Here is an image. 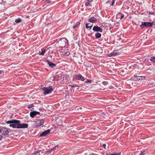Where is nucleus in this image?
Instances as JSON below:
<instances>
[{
  "mask_svg": "<svg viewBox=\"0 0 155 155\" xmlns=\"http://www.w3.org/2000/svg\"><path fill=\"white\" fill-rule=\"evenodd\" d=\"M1 133L2 134L1 135L4 138L8 137L9 135L8 129L5 127H0V134Z\"/></svg>",
  "mask_w": 155,
  "mask_h": 155,
  "instance_id": "1",
  "label": "nucleus"
},
{
  "mask_svg": "<svg viewBox=\"0 0 155 155\" xmlns=\"http://www.w3.org/2000/svg\"><path fill=\"white\" fill-rule=\"evenodd\" d=\"M68 42V40L65 38H62L60 39L58 41V45L60 48H63L65 47L66 45V43Z\"/></svg>",
  "mask_w": 155,
  "mask_h": 155,
  "instance_id": "2",
  "label": "nucleus"
},
{
  "mask_svg": "<svg viewBox=\"0 0 155 155\" xmlns=\"http://www.w3.org/2000/svg\"><path fill=\"white\" fill-rule=\"evenodd\" d=\"M42 89L43 90L44 94L46 95L51 93L53 90L52 86H49L48 87H44Z\"/></svg>",
  "mask_w": 155,
  "mask_h": 155,
  "instance_id": "3",
  "label": "nucleus"
},
{
  "mask_svg": "<svg viewBox=\"0 0 155 155\" xmlns=\"http://www.w3.org/2000/svg\"><path fill=\"white\" fill-rule=\"evenodd\" d=\"M86 79L83 77L81 74H79L78 75L74 74L73 77V81L75 80H81L82 81H84Z\"/></svg>",
  "mask_w": 155,
  "mask_h": 155,
  "instance_id": "4",
  "label": "nucleus"
},
{
  "mask_svg": "<svg viewBox=\"0 0 155 155\" xmlns=\"http://www.w3.org/2000/svg\"><path fill=\"white\" fill-rule=\"evenodd\" d=\"M153 22H142L141 25H140V27L142 28H144L145 27H150L153 26Z\"/></svg>",
  "mask_w": 155,
  "mask_h": 155,
  "instance_id": "5",
  "label": "nucleus"
},
{
  "mask_svg": "<svg viewBox=\"0 0 155 155\" xmlns=\"http://www.w3.org/2000/svg\"><path fill=\"white\" fill-rule=\"evenodd\" d=\"M44 121L43 119H39L35 121V126L36 128L38 127L43 124Z\"/></svg>",
  "mask_w": 155,
  "mask_h": 155,
  "instance_id": "6",
  "label": "nucleus"
},
{
  "mask_svg": "<svg viewBox=\"0 0 155 155\" xmlns=\"http://www.w3.org/2000/svg\"><path fill=\"white\" fill-rule=\"evenodd\" d=\"M19 123V120H13L12 124L11 125H9V127H12L14 128H17V127L18 126V124Z\"/></svg>",
  "mask_w": 155,
  "mask_h": 155,
  "instance_id": "7",
  "label": "nucleus"
},
{
  "mask_svg": "<svg viewBox=\"0 0 155 155\" xmlns=\"http://www.w3.org/2000/svg\"><path fill=\"white\" fill-rule=\"evenodd\" d=\"M28 124L26 123H21V121L19 120V123L18 124V126L17 127L18 129L20 128H28Z\"/></svg>",
  "mask_w": 155,
  "mask_h": 155,
  "instance_id": "8",
  "label": "nucleus"
},
{
  "mask_svg": "<svg viewBox=\"0 0 155 155\" xmlns=\"http://www.w3.org/2000/svg\"><path fill=\"white\" fill-rule=\"evenodd\" d=\"M93 30L94 32H100L102 33L103 30L100 27L98 26H94L93 28Z\"/></svg>",
  "mask_w": 155,
  "mask_h": 155,
  "instance_id": "9",
  "label": "nucleus"
},
{
  "mask_svg": "<svg viewBox=\"0 0 155 155\" xmlns=\"http://www.w3.org/2000/svg\"><path fill=\"white\" fill-rule=\"evenodd\" d=\"M51 130L48 129L47 130L44 131L41 133L40 135V137H45L50 132Z\"/></svg>",
  "mask_w": 155,
  "mask_h": 155,
  "instance_id": "10",
  "label": "nucleus"
},
{
  "mask_svg": "<svg viewBox=\"0 0 155 155\" xmlns=\"http://www.w3.org/2000/svg\"><path fill=\"white\" fill-rule=\"evenodd\" d=\"M46 61L47 62L49 66L51 68H53L56 67V64H54L52 61H50L48 59L46 60Z\"/></svg>",
  "mask_w": 155,
  "mask_h": 155,
  "instance_id": "11",
  "label": "nucleus"
},
{
  "mask_svg": "<svg viewBox=\"0 0 155 155\" xmlns=\"http://www.w3.org/2000/svg\"><path fill=\"white\" fill-rule=\"evenodd\" d=\"M87 21L93 23L97 21V19L94 17H92L88 18Z\"/></svg>",
  "mask_w": 155,
  "mask_h": 155,
  "instance_id": "12",
  "label": "nucleus"
},
{
  "mask_svg": "<svg viewBox=\"0 0 155 155\" xmlns=\"http://www.w3.org/2000/svg\"><path fill=\"white\" fill-rule=\"evenodd\" d=\"M130 79L136 81L140 80V76L136 75H134V76L130 78Z\"/></svg>",
  "mask_w": 155,
  "mask_h": 155,
  "instance_id": "13",
  "label": "nucleus"
},
{
  "mask_svg": "<svg viewBox=\"0 0 155 155\" xmlns=\"http://www.w3.org/2000/svg\"><path fill=\"white\" fill-rule=\"evenodd\" d=\"M124 15L121 13H119L117 15V17L121 20L124 17Z\"/></svg>",
  "mask_w": 155,
  "mask_h": 155,
  "instance_id": "14",
  "label": "nucleus"
},
{
  "mask_svg": "<svg viewBox=\"0 0 155 155\" xmlns=\"http://www.w3.org/2000/svg\"><path fill=\"white\" fill-rule=\"evenodd\" d=\"M30 116L32 118H34L36 115L35 111H33L30 112Z\"/></svg>",
  "mask_w": 155,
  "mask_h": 155,
  "instance_id": "15",
  "label": "nucleus"
},
{
  "mask_svg": "<svg viewBox=\"0 0 155 155\" xmlns=\"http://www.w3.org/2000/svg\"><path fill=\"white\" fill-rule=\"evenodd\" d=\"M115 2L114 0H112V2L111 0H109L106 2V3H108L110 4V6H113Z\"/></svg>",
  "mask_w": 155,
  "mask_h": 155,
  "instance_id": "16",
  "label": "nucleus"
},
{
  "mask_svg": "<svg viewBox=\"0 0 155 155\" xmlns=\"http://www.w3.org/2000/svg\"><path fill=\"white\" fill-rule=\"evenodd\" d=\"M101 34L98 32H97L95 34V38H101Z\"/></svg>",
  "mask_w": 155,
  "mask_h": 155,
  "instance_id": "17",
  "label": "nucleus"
},
{
  "mask_svg": "<svg viewBox=\"0 0 155 155\" xmlns=\"http://www.w3.org/2000/svg\"><path fill=\"white\" fill-rule=\"evenodd\" d=\"M118 54L117 52H112L109 54L108 55V57H112L117 55Z\"/></svg>",
  "mask_w": 155,
  "mask_h": 155,
  "instance_id": "18",
  "label": "nucleus"
},
{
  "mask_svg": "<svg viewBox=\"0 0 155 155\" xmlns=\"http://www.w3.org/2000/svg\"><path fill=\"white\" fill-rule=\"evenodd\" d=\"M41 52H40L39 53V54L40 55H44L46 51L45 49L43 48L41 49Z\"/></svg>",
  "mask_w": 155,
  "mask_h": 155,
  "instance_id": "19",
  "label": "nucleus"
},
{
  "mask_svg": "<svg viewBox=\"0 0 155 155\" xmlns=\"http://www.w3.org/2000/svg\"><path fill=\"white\" fill-rule=\"evenodd\" d=\"M90 23H86L85 24L86 28H89V30H90L91 29V28L93 26V25H91L88 26V25H90Z\"/></svg>",
  "mask_w": 155,
  "mask_h": 155,
  "instance_id": "20",
  "label": "nucleus"
},
{
  "mask_svg": "<svg viewBox=\"0 0 155 155\" xmlns=\"http://www.w3.org/2000/svg\"><path fill=\"white\" fill-rule=\"evenodd\" d=\"M70 54V53L69 51H67L63 53V55L65 56H68Z\"/></svg>",
  "mask_w": 155,
  "mask_h": 155,
  "instance_id": "21",
  "label": "nucleus"
},
{
  "mask_svg": "<svg viewBox=\"0 0 155 155\" xmlns=\"http://www.w3.org/2000/svg\"><path fill=\"white\" fill-rule=\"evenodd\" d=\"M22 21L21 18H19L17 19H16L15 20V22L16 23H19L21 22Z\"/></svg>",
  "mask_w": 155,
  "mask_h": 155,
  "instance_id": "22",
  "label": "nucleus"
},
{
  "mask_svg": "<svg viewBox=\"0 0 155 155\" xmlns=\"http://www.w3.org/2000/svg\"><path fill=\"white\" fill-rule=\"evenodd\" d=\"M150 60L153 63H155V56L151 57Z\"/></svg>",
  "mask_w": 155,
  "mask_h": 155,
  "instance_id": "23",
  "label": "nucleus"
},
{
  "mask_svg": "<svg viewBox=\"0 0 155 155\" xmlns=\"http://www.w3.org/2000/svg\"><path fill=\"white\" fill-rule=\"evenodd\" d=\"M81 20L77 22L76 24L75 25H74L73 26V28H74L75 27H77L80 24V21Z\"/></svg>",
  "mask_w": 155,
  "mask_h": 155,
  "instance_id": "24",
  "label": "nucleus"
},
{
  "mask_svg": "<svg viewBox=\"0 0 155 155\" xmlns=\"http://www.w3.org/2000/svg\"><path fill=\"white\" fill-rule=\"evenodd\" d=\"M41 150H37L34 151L33 152V154L35 155V154H36L37 153H40V152H41Z\"/></svg>",
  "mask_w": 155,
  "mask_h": 155,
  "instance_id": "25",
  "label": "nucleus"
},
{
  "mask_svg": "<svg viewBox=\"0 0 155 155\" xmlns=\"http://www.w3.org/2000/svg\"><path fill=\"white\" fill-rule=\"evenodd\" d=\"M85 81V82L86 83H91L92 82V81L90 79H87Z\"/></svg>",
  "mask_w": 155,
  "mask_h": 155,
  "instance_id": "26",
  "label": "nucleus"
},
{
  "mask_svg": "<svg viewBox=\"0 0 155 155\" xmlns=\"http://www.w3.org/2000/svg\"><path fill=\"white\" fill-rule=\"evenodd\" d=\"M90 2H87L85 3V5L87 6H91V4L90 3Z\"/></svg>",
  "mask_w": 155,
  "mask_h": 155,
  "instance_id": "27",
  "label": "nucleus"
},
{
  "mask_svg": "<svg viewBox=\"0 0 155 155\" xmlns=\"http://www.w3.org/2000/svg\"><path fill=\"white\" fill-rule=\"evenodd\" d=\"M34 107V104H31L28 105V109H30V108H31L32 107Z\"/></svg>",
  "mask_w": 155,
  "mask_h": 155,
  "instance_id": "28",
  "label": "nucleus"
},
{
  "mask_svg": "<svg viewBox=\"0 0 155 155\" xmlns=\"http://www.w3.org/2000/svg\"><path fill=\"white\" fill-rule=\"evenodd\" d=\"M13 121V120H8L6 122V123L7 124H10V125H11L12 124Z\"/></svg>",
  "mask_w": 155,
  "mask_h": 155,
  "instance_id": "29",
  "label": "nucleus"
},
{
  "mask_svg": "<svg viewBox=\"0 0 155 155\" xmlns=\"http://www.w3.org/2000/svg\"><path fill=\"white\" fill-rule=\"evenodd\" d=\"M58 147H59L58 146V145H57L55 146L53 148H52L51 149L52 150H53L56 149L57 148H58Z\"/></svg>",
  "mask_w": 155,
  "mask_h": 155,
  "instance_id": "30",
  "label": "nucleus"
},
{
  "mask_svg": "<svg viewBox=\"0 0 155 155\" xmlns=\"http://www.w3.org/2000/svg\"><path fill=\"white\" fill-rule=\"evenodd\" d=\"M102 83L104 85H106L108 84V82L107 81H103Z\"/></svg>",
  "mask_w": 155,
  "mask_h": 155,
  "instance_id": "31",
  "label": "nucleus"
},
{
  "mask_svg": "<svg viewBox=\"0 0 155 155\" xmlns=\"http://www.w3.org/2000/svg\"><path fill=\"white\" fill-rule=\"evenodd\" d=\"M76 43L78 44V45L79 46V47H80L81 46V42L80 41H78V42H76Z\"/></svg>",
  "mask_w": 155,
  "mask_h": 155,
  "instance_id": "32",
  "label": "nucleus"
},
{
  "mask_svg": "<svg viewBox=\"0 0 155 155\" xmlns=\"http://www.w3.org/2000/svg\"><path fill=\"white\" fill-rule=\"evenodd\" d=\"M140 80H144L145 78V77L144 76H140Z\"/></svg>",
  "mask_w": 155,
  "mask_h": 155,
  "instance_id": "33",
  "label": "nucleus"
},
{
  "mask_svg": "<svg viewBox=\"0 0 155 155\" xmlns=\"http://www.w3.org/2000/svg\"><path fill=\"white\" fill-rule=\"evenodd\" d=\"M52 150V149H51V150H49L46 151V153H50L51 152V151Z\"/></svg>",
  "mask_w": 155,
  "mask_h": 155,
  "instance_id": "34",
  "label": "nucleus"
},
{
  "mask_svg": "<svg viewBox=\"0 0 155 155\" xmlns=\"http://www.w3.org/2000/svg\"><path fill=\"white\" fill-rule=\"evenodd\" d=\"M45 2H46L47 4H49L51 2L50 0H46Z\"/></svg>",
  "mask_w": 155,
  "mask_h": 155,
  "instance_id": "35",
  "label": "nucleus"
},
{
  "mask_svg": "<svg viewBox=\"0 0 155 155\" xmlns=\"http://www.w3.org/2000/svg\"><path fill=\"white\" fill-rule=\"evenodd\" d=\"M76 85L74 84V85H70V86L71 87V88H73V87L75 88L76 87Z\"/></svg>",
  "mask_w": 155,
  "mask_h": 155,
  "instance_id": "36",
  "label": "nucleus"
},
{
  "mask_svg": "<svg viewBox=\"0 0 155 155\" xmlns=\"http://www.w3.org/2000/svg\"><path fill=\"white\" fill-rule=\"evenodd\" d=\"M144 154V151L143 152H141L139 154V155H143Z\"/></svg>",
  "mask_w": 155,
  "mask_h": 155,
  "instance_id": "37",
  "label": "nucleus"
},
{
  "mask_svg": "<svg viewBox=\"0 0 155 155\" xmlns=\"http://www.w3.org/2000/svg\"><path fill=\"white\" fill-rule=\"evenodd\" d=\"M76 89L77 90H79L80 87L78 85H76Z\"/></svg>",
  "mask_w": 155,
  "mask_h": 155,
  "instance_id": "38",
  "label": "nucleus"
},
{
  "mask_svg": "<svg viewBox=\"0 0 155 155\" xmlns=\"http://www.w3.org/2000/svg\"><path fill=\"white\" fill-rule=\"evenodd\" d=\"M102 146L103 147H104V148H105V149L106 148V145L105 144H103L102 145Z\"/></svg>",
  "mask_w": 155,
  "mask_h": 155,
  "instance_id": "39",
  "label": "nucleus"
},
{
  "mask_svg": "<svg viewBox=\"0 0 155 155\" xmlns=\"http://www.w3.org/2000/svg\"><path fill=\"white\" fill-rule=\"evenodd\" d=\"M35 113L36 114V115L37 114H40V113L39 112H38L35 111Z\"/></svg>",
  "mask_w": 155,
  "mask_h": 155,
  "instance_id": "40",
  "label": "nucleus"
},
{
  "mask_svg": "<svg viewBox=\"0 0 155 155\" xmlns=\"http://www.w3.org/2000/svg\"><path fill=\"white\" fill-rule=\"evenodd\" d=\"M149 15H150V14L154 15V12H149Z\"/></svg>",
  "mask_w": 155,
  "mask_h": 155,
  "instance_id": "41",
  "label": "nucleus"
},
{
  "mask_svg": "<svg viewBox=\"0 0 155 155\" xmlns=\"http://www.w3.org/2000/svg\"><path fill=\"white\" fill-rule=\"evenodd\" d=\"M4 72L3 70H0V75Z\"/></svg>",
  "mask_w": 155,
  "mask_h": 155,
  "instance_id": "42",
  "label": "nucleus"
},
{
  "mask_svg": "<svg viewBox=\"0 0 155 155\" xmlns=\"http://www.w3.org/2000/svg\"><path fill=\"white\" fill-rule=\"evenodd\" d=\"M3 138L2 135H0V140H1Z\"/></svg>",
  "mask_w": 155,
  "mask_h": 155,
  "instance_id": "43",
  "label": "nucleus"
},
{
  "mask_svg": "<svg viewBox=\"0 0 155 155\" xmlns=\"http://www.w3.org/2000/svg\"><path fill=\"white\" fill-rule=\"evenodd\" d=\"M88 2H91L93 1V0H87Z\"/></svg>",
  "mask_w": 155,
  "mask_h": 155,
  "instance_id": "44",
  "label": "nucleus"
},
{
  "mask_svg": "<svg viewBox=\"0 0 155 155\" xmlns=\"http://www.w3.org/2000/svg\"><path fill=\"white\" fill-rule=\"evenodd\" d=\"M84 155H90V154H88L87 153H84Z\"/></svg>",
  "mask_w": 155,
  "mask_h": 155,
  "instance_id": "45",
  "label": "nucleus"
},
{
  "mask_svg": "<svg viewBox=\"0 0 155 155\" xmlns=\"http://www.w3.org/2000/svg\"><path fill=\"white\" fill-rule=\"evenodd\" d=\"M92 154H93V155H98V154H94V153H92Z\"/></svg>",
  "mask_w": 155,
  "mask_h": 155,
  "instance_id": "46",
  "label": "nucleus"
},
{
  "mask_svg": "<svg viewBox=\"0 0 155 155\" xmlns=\"http://www.w3.org/2000/svg\"><path fill=\"white\" fill-rule=\"evenodd\" d=\"M13 116V115H12L11 116V118H12Z\"/></svg>",
  "mask_w": 155,
  "mask_h": 155,
  "instance_id": "47",
  "label": "nucleus"
},
{
  "mask_svg": "<svg viewBox=\"0 0 155 155\" xmlns=\"http://www.w3.org/2000/svg\"><path fill=\"white\" fill-rule=\"evenodd\" d=\"M1 41L0 40V43H1Z\"/></svg>",
  "mask_w": 155,
  "mask_h": 155,
  "instance_id": "48",
  "label": "nucleus"
}]
</instances>
